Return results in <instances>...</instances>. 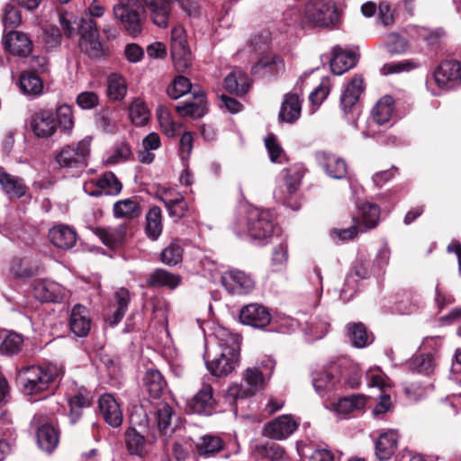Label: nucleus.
Instances as JSON below:
<instances>
[{"mask_svg":"<svg viewBox=\"0 0 461 461\" xmlns=\"http://www.w3.org/2000/svg\"><path fill=\"white\" fill-rule=\"evenodd\" d=\"M231 228L238 236L249 235L253 240H265L274 232L273 215L269 210L249 207L245 216H238Z\"/></svg>","mask_w":461,"mask_h":461,"instance_id":"1","label":"nucleus"},{"mask_svg":"<svg viewBox=\"0 0 461 461\" xmlns=\"http://www.w3.org/2000/svg\"><path fill=\"white\" fill-rule=\"evenodd\" d=\"M275 366V360L267 358L266 361L262 362V369L259 367L246 368L242 373L241 383L230 386L228 395L233 400L246 399L254 396L258 392L266 388Z\"/></svg>","mask_w":461,"mask_h":461,"instance_id":"2","label":"nucleus"},{"mask_svg":"<svg viewBox=\"0 0 461 461\" xmlns=\"http://www.w3.org/2000/svg\"><path fill=\"white\" fill-rule=\"evenodd\" d=\"M63 375V370L54 366H31L18 371L17 378L27 395H37L46 392L55 380Z\"/></svg>","mask_w":461,"mask_h":461,"instance_id":"3","label":"nucleus"},{"mask_svg":"<svg viewBox=\"0 0 461 461\" xmlns=\"http://www.w3.org/2000/svg\"><path fill=\"white\" fill-rule=\"evenodd\" d=\"M220 353L206 361L208 371L216 377H225L231 374L240 361V345L238 339L229 334L226 339L219 342Z\"/></svg>","mask_w":461,"mask_h":461,"instance_id":"4","label":"nucleus"},{"mask_svg":"<svg viewBox=\"0 0 461 461\" xmlns=\"http://www.w3.org/2000/svg\"><path fill=\"white\" fill-rule=\"evenodd\" d=\"M305 174V168L301 164H294L282 171L283 183L274 190V197L293 210L300 208L298 191Z\"/></svg>","mask_w":461,"mask_h":461,"instance_id":"5","label":"nucleus"},{"mask_svg":"<svg viewBox=\"0 0 461 461\" xmlns=\"http://www.w3.org/2000/svg\"><path fill=\"white\" fill-rule=\"evenodd\" d=\"M79 35L78 47L87 57L98 59L108 55V49L100 41L97 24L93 19H80Z\"/></svg>","mask_w":461,"mask_h":461,"instance_id":"6","label":"nucleus"},{"mask_svg":"<svg viewBox=\"0 0 461 461\" xmlns=\"http://www.w3.org/2000/svg\"><path fill=\"white\" fill-rule=\"evenodd\" d=\"M304 18L314 26L329 27L339 18L338 9L332 0H309L303 11Z\"/></svg>","mask_w":461,"mask_h":461,"instance_id":"7","label":"nucleus"},{"mask_svg":"<svg viewBox=\"0 0 461 461\" xmlns=\"http://www.w3.org/2000/svg\"><path fill=\"white\" fill-rule=\"evenodd\" d=\"M170 50L174 66L178 72H185L192 65V53L187 42L186 32L181 25L171 31Z\"/></svg>","mask_w":461,"mask_h":461,"instance_id":"8","label":"nucleus"},{"mask_svg":"<svg viewBox=\"0 0 461 461\" xmlns=\"http://www.w3.org/2000/svg\"><path fill=\"white\" fill-rule=\"evenodd\" d=\"M91 138L86 137L77 144L64 146L56 155V161L61 167H79L86 164L90 154Z\"/></svg>","mask_w":461,"mask_h":461,"instance_id":"9","label":"nucleus"},{"mask_svg":"<svg viewBox=\"0 0 461 461\" xmlns=\"http://www.w3.org/2000/svg\"><path fill=\"white\" fill-rule=\"evenodd\" d=\"M49 418L41 413H36L31 423L36 429L37 444L39 447L47 452H53L59 442V430L48 421Z\"/></svg>","mask_w":461,"mask_h":461,"instance_id":"10","label":"nucleus"},{"mask_svg":"<svg viewBox=\"0 0 461 461\" xmlns=\"http://www.w3.org/2000/svg\"><path fill=\"white\" fill-rule=\"evenodd\" d=\"M125 447L131 456L145 457L157 442V437L152 432L141 433L135 427H129L124 432Z\"/></svg>","mask_w":461,"mask_h":461,"instance_id":"11","label":"nucleus"},{"mask_svg":"<svg viewBox=\"0 0 461 461\" xmlns=\"http://www.w3.org/2000/svg\"><path fill=\"white\" fill-rule=\"evenodd\" d=\"M141 2L148 8L151 22L160 28H167L169 24L172 2L179 3L185 12L191 14V10L186 6L189 0H141Z\"/></svg>","mask_w":461,"mask_h":461,"instance_id":"12","label":"nucleus"},{"mask_svg":"<svg viewBox=\"0 0 461 461\" xmlns=\"http://www.w3.org/2000/svg\"><path fill=\"white\" fill-rule=\"evenodd\" d=\"M436 84L441 89H451L461 84V64L456 60H446L434 71Z\"/></svg>","mask_w":461,"mask_h":461,"instance_id":"13","label":"nucleus"},{"mask_svg":"<svg viewBox=\"0 0 461 461\" xmlns=\"http://www.w3.org/2000/svg\"><path fill=\"white\" fill-rule=\"evenodd\" d=\"M69 405L68 418L72 424H76L83 415V410L91 406L93 394L85 386L75 385L68 393Z\"/></svg>","mask_w":461,"mask_h":461,"instance_id":"14","label":"nucleus"},{"mask_svg":"<svg viewBox=\"0 0 461 461\" xmlns=\"http://www.w3.org/2000/svg\"><path fill=\"white\" fill-rule=\"evenodd\" d=\"M298 428V422L292 415L276 417L265 424L263 435L275 440H283L290 437Z\"/></svg>","mask_w":461,"mask_h":461,"instance_id":"15","label":"nucleus"},{"mask_svg":"<svg viewBox=\"0 0 461 461\" xmlns=\"http://www.w3.org/2000/svg\"><path fill=\"white\" fill-rule=\"evenodd\" d=\"M113 13L114 18L129 35L137 37L141 33L145 17L140 14L137 7L113 8Z\"/></svg>","mask_w":461,"mask_h":461,"instance_id":"16","label":"nucleus"},{"mask_svg":"<svg viewBox=\"0 0 461 461\" xmlns=\"http://www.w3.org/2000/svg\"><path fill=\"white\" fill-rule=\"evenodd\" d=\"M5 51L21 58L28 57L33 49V43L29 36L20 31L8 32L4 39Z\"/></svg>","mask_w":461,"mask_h":461,"instance_id":"17","label":"nucleus"},{"mask_svg":"<svg viewBox=\"0 0 461 461\" xmlns=\"http://www.w3.org/2000/svg\"><path fill=\"white\" fill-rule=\"evenodd\" d=\"M221 285L230 294H242L249 293L254 286L249 276L240 270H230L222 274Z\"/></svg>","mask_w":461,"mask_h":461,"instance_id":"18","label":"nucleus"},{"mask_svg":"<svg viewBox=\"0 0 461 461\" xmlns=\"http://www.w3.org/2000/svg\"><path fill=\"white\" fill-rule=\"evenodd\" d=\"M340 379V368L337 364L332 363L313 377L312 384L315 391L320 395H324L327 392L335 389Z\"/></svg>","mask_w":461,"mask_h":461,"instance_id":"19","label":"nucleus"},{"mask_svg":"<svg viewBox=\"0 0 461 461\" xmlns=\"http://www.w3.org/2000/svg\"><path fill=\"white\" fill-rule=\"evenodd\" d=\"M99 411L107 424L118 428L122 423V411L115 398L109 393L100 396L98 400Z\"/></svg>","mask_w":461,"mask_h":461,"instance_id":"20","label":"nucleus"},{"mask_svg":"<svg viewBox=\"0 0 461 461\" xmlns=\"http://www.w3.org/2000/svg\"><path fill=\"white\" fill-rule=\"evenodd\" d=\"M240 319L244 324L263 329L270 323L271 315L264 306L253 303L241 309Z\"/></svg>","mask_w":461,"mask_h":461,"instance_id":"21","label":"nucleus"},{"mask_svg":"<svg viewBox=\"0 0 461 461\" xmlns=\"http://www.w3.org/2000/svg\"><path fill=\"white\" fill-rule=\"evenodd\" d=\"M399 433L396 429H388L379 435L375 442V454L380 461L389 460L398 447Z\"/></svg>","mask_w":461,"mask_h":461,"instance_id":"22","label":"nucleus"},{"mask_svg":"<svg viewBox=\"0 0 461 461\" xmlns=\"http://www.w3.org/2000/svg\"><path fill=\"white\" fill-rule=\"evenodd\" d=\"M33 133L39 138H49L57 131V123L53 113L50 110H41L35 113L31 121Z\"/></svg>","mask_w":461,"mask_h":461,"instance_id":"23","label":"nucleus"},{"mask_svg":"<svg viewBox=\"0 0 461 461\" xmlns=\"http://www.w3.org/2000/svg\"><path fill=\"white\" fill-rule=\"evenodd\" d=\"M0 185L10 200L20 199L28 191V187L22 177L9 174L2 167H0Z\"/></svg>","mask_w":461,"mask_h":461,"instance_id":"24","label":"nucleus"},{"mask_svg":"<svg viewBox=\"0 0 461 461\" xmlns=\"http://www.w3.org/2000/svg\"><path fill=\"white\" fill-rule=\"evenodd\" d=\"M91 317L89 311L82 304H76L70 313L69 328L77 337H86L91 329Z\"/></svg>","mask_w":461,"mask_h":461,"instance_id":"25","label":"nucleus"},{"mask_svg":"<svg viewBox=\"0 0 461 461\" xmlns=\"http://www.w3.org/2000/svg\"><path fill=\"white\" fill-rule=\"evenodd\" d=\"M316 158L319 164L330 177L341 179L347 175L348 167L341 158L326 151L318 152Z\"/></svg>","mask_w":461,"mask_h":461,"instance_id":"26","label":"nucleus"},{"mask_svg":"<svg viewBox=\"0 0 461 461\" xmlns=\"http://www.w3.org/2000/svg\"><path fill=\"white\" fill-rule=\"evenodd\" d=\"M215 405L211 384L203 383L200 391L189 402L190 409L199 414H209Z\"/></svg>","mask_w":461,"mask_h":461,"instance_id":"27","label":"nucleus"},{"mask_svg":"<svg viewBox=\"0 0 461 461\" xmlns=\"http://www.w3.org/2000/svg\"><path fill=\"white\" fill-rule=\"evenodd\" d=\"M49 240L58 249H69L77 242V232L69 226L56 225L49 230Z\"/></svg>","mask_w":461,"mask_h":461,"instance_id":"28","label":"nucleus"},{"mask_svg":"<svg viewBox=\"0 0 461 461\" xmlns=\"http://www.w3.org/2000/svg\"><path fill=\"white\" fill-rule=\"evenodd\" d=\"M357 59L354 52L335 46L332 50V58L330 61V69L335 75H342L356 65Z\"/></svg>","mask_w":461,"mask_h":461,"instance_id":"29","label":"nucleus"},{"mask_svg":"<svg viewBox=\"0 0 461 461\" xmlns=\"http://www.w3.org/2000/svg\"><path fill=\"white\" fill-rule=\"evenodd\" d=\"M100 240L108 248H116L121 245L126 236L127 226L121 224L117 227H96L91 229Z\"/></svg>","mask_w":461,"mask_h":461,"instance_id":"30","label":"nucleus"},{"mask_svg":"<svg viewBox=\"0 0 461 461\" xmlns=\"http://www.w3.org/2000/svg\"><path fill=\"white\" fill-rule=\"evenodd\" d=\"M302 111V101L300 96L295 93H287L282 102L279 119L287 123L296 122Z\"/></svg>","mask_w":461,"mask_h":461,"instance_id":"31","label":"nucleus"},{"mask_svg":"<svg viewBox=\"0 0 461 461\" xmlns=\"http://www.w3.org/2000/svg\"><path fill=\"white\" fill-rule=\"evenodd\" d=\"M363 91V77L359 75H357L346 86L340 97V105L345 113L350 111L351 108L357 103Z\"/></svg>","mask_w":461,"mask_h":461,"instance_id":"32","label":"nucleus"},{"mask_svg":"<svg viewBox=\"0 0 461 461\" xmlns=\"http://www.w3.org/2000/svg\"><path fill=\"white\" fill-rule=\"evenodd\" d=\"M368 397L362 393L341 397L333 404V411L341 416L365 409Z\"/></svg>","mask_w":461,"mask_h":461,"instance_id":"33","label":"nucleus"},{"mask_svg":"<svg viewBox=\"0 0 461 461\" xmlns=\"http://www.w3.org/2000/svg\"><path fill=\"white\" fill-rule=\"evenodd\" d=\"M193 95L195 102L185 103L183 105H177L176 111L182 116H190L193 118L203 117L206 112V95L202 89L194 90Z\"/></svg>","mask_w":461,"mask_h":461,"instance_id":"34","label":"nucleus"},{"mask_svg":"<svg viewBox=\"0 0 461 461\" xmlns=\"http://www.w3.org/2000/svg\"><path fill=\"white\" fill-rule=\"evenodd\" d=\"M359 211L360 218L356 223L359 226L360 232H366L377 226L380 218V209L378 205L366 203L359 207Z\"/></svg>","mask_w":461,"mask_h":461,"instance_id":"35","label":"nucleus"},{"mask_svg":"<svg viewBox=\"0 0 461 461\" xmlns=\"http://www.w3.org/2000/svg\"><path fill=\"white\" fill-rule=\"evenodd\" d=\"M143 385L150 397L158 399L166 390L167 382L158 370L151 368L144 375Z\"/></svg>","mask_w":461,"mask_h":461,"instance_id":"36","label":"nucleus"},{"mask_svg":"<svg viewBox=\"0 0 461 461\" xmlns=\"http://www.w3.org/2000/svg\"><path fill=\"white\" fill-rule=\"evenodd\" d=\"M181 280L182 278L179 275L170 273L162 268H158L149 275L147 284L151 287L175 289L180 285Z\"/></svg>","mask_w":461,"mask_h":461,"instance_id":"37","label":"nucleus"},{"mask_svg":"<svg viewBox=\"0 0 461 461\" xmlns=\"http://www.w3.org/2000/svg\"><path fill=\"white\" fill-rule=\"evenodd\" d=\"M23 347V337L14 331H0V353L14 356L20 353Z\"/></svg>","mask_w":461,"mask_h":461,"instance_id":"38","label":"nucleus"},{"mask_svg":"<svg viewBox=\"0 0 461 461\" xmlns=\"http://www.w3.org/2000/svg\"><path fill=\"white\" fill-rule=\"evenodd\" d=\"M394 111V101L392 96L384 95L381 97L372 109L371 116L373 121L383 125L390 121Z\"/></svg>","mask_w":461,"mask_h":461,"instance_id":"39","label":"nucleus"},{"mask_svg":"<svg viewBox=\"0 0 461 461\" xmlns=\"http://www.w3.org/2000/svg\"><path fill=\"white\" fill-rule=\"evenodd\" d=\"M347 332L352 345L358 348L366 347L373 340L372 334L367 332L366 325L362 322L348 323Z\"/></svg>","mask_w":461,"mask_h":461,"instance_id":"40","label":"nucleus"},{"mask_svg":"<svg viewBox=\"0 0 461 461\" xmlns=\"http://www.w3.org/2000/svg\"><path fill=\"white\" fill-rule=\"evenodd\" d=\"M249 86L248 76L241 70H234L224 78V87L230 93L244 95Z\"/></svg>","mask_w":461,"mask_h":461,"instance_id":"41","label":"nucleus"},{"mask_svg":"<svg viewBox=\"0 0 461 461\" xmlns=\"http://www.w3.org/2000/svg\"><path fill=\"white\" fill-rule=\"evenodd\" d=\"M253 453L267 461H289L285 456V449L275 443L258 444L255 446Z\"/></svg>","mask_w":461,"mask_h":461,"instance_id":"42","label":"nucleus"},{"mask_svg":"<svg viewBox=\"0 0 461 461\" xmlns=\"http://www.w3.org/2000/svg\"><path fill=\"white\" fill-rule=\"evenodd\" d=\"M163 230L162 212L158 206L151 207L146 214V233L152 240H157Z\"/></svg>","mask_w":461,"mask_h":461,"instance_id":"43","label":"nucleus"},{"mask_svg":"<svg viewBox=\"0 0 461 461\" xmlns=\"http://www.w3.org/2000/svg\"><path fill=\"white\" fill-rule=\"evenodd\" d=\"M224 448L223 440L213 435H205L196 444V449L200 456L209 457L215 456Z\"/></svg>","mask_w":461,"mask_h":461,"instance_id":"44","label":"nucleus"},{"mask_svg":"<svg viewBox=\"0 0 461 461\" xmlns=\"http://www.w3.org/2000/svg\"><path fill=\"white\" fill-rule=\"evenodd\" d=\"M114 296H115L117 308L114 311V312L113 313V315L109 316L107 318V321L113 326L116 325L122 320V318L124 317L125 312L128 309V305L131 302L130 292L128 289H126L124 287L119 288L115 292Z\"/></svg>","mask_w":461,"mask_h":461,"instance_id":"45","label":"nucleus"},{"mask_svg":"<svg viewBox=\"0 0 461 461\" xmlns=\"http://www.w3.org/2000/svg\"><path fill=\"white\" fill-rule=\"evenodd\" d=\"M113 213L117 218L132 219L139 217L141 213V210L137 200L128 198L120 200L114 203Z\"/></svg>","mask_w":461,"mask_h":461,"instance_id":"46","label":"nucleus"},{"mask_svg":"<svg viewBox=\"0 0 461 461\" xmlns=\"http://www.w3.org/2000/svg\"><path fill=\"white\" fill-rule=\"evenodd\" d=\"M56 123L60 131L70 135L75 126V118L72 108L69 105L62 104L56 110Z\"/></svg>","mask_w":461,"mask_h":461,"instance_id":"47","label":"nucleus"},{"mask_svg":"<svg viewBox=\"0 0 461 461\" xmlns=\"http://www.w3.org/2000/svg\"><path fill=\"white\" fill-rule=\"evenodd\" d=\"M127 93L125 79L119 74L113 73L107 79V95L111 100L120 101Z\"/></svg>","mask_w":461,"mask_h":461,"instance_id":"48","label":"nucleus"},{"mask_svg":"<svg viewBox=\"0 0 461 461\" xmlns=\"http://www.w3.org/2000/svg\"><path fill=\"white\" fill-rule=\"evenodd\" d=\"M129 113L131 122L136 126L145 125L150 117V112L147 104L140 98L132 101Z\"/></svg>","mask_w":461,"mask_h":461,"instance_id":"49","label":"nucleus"},{"mask_svg":"<svg viewBox=\"0 0 461 461\" xmlns=\"http://www.w3.org/2000/svg\"><path fill=\"white\" fill-rule=\"evenodd\" d=\"M41 79L32 72H23L20 77V89L28 95H37L42 91Z\"/></svg>","mask_w":461,"mask_h":461,"instance_id":"50","label":"nucleus"},{"mask_svg":"<svg viewBox=\"0 0 461 461\" xmlns=\"http://www.w3.org/2000/svg\"><path fill=\"white\" fill-rule=\"evenodd\" d=\"M96 186L105 194H118L122 188V183L112 172L102 175L96 181Z\"/></svg>","mask_w":461,"mask_h":461,"instance_id":"51","label":"nucleus"},{"mask_svg":"<svg viewBox=\"0 0 461 461\" xmlns=\"http://www.w3.org/2000/svg\"><path fill=\"white\" fill-rule=\"evenodd\" d=\"M183 252L178 241H173L161 251L160 260L167 266H176L182 261Z\"/></svg>","mask_w":461,"mask_h":461,"instance_id":"52","label":"nucleus"},{"mask_svg":"<svg viewBox=\"0 0 461 461\" xmlns=\"http://www.w3.org/2000/svg\"><path fill=\"white\" fill-rule=\"evenodd\" d=\"M59 22L64 34L68 38H73L79 34L80 22L77 23L76 17L68 12H59Z\"/></svg>","mask_w":461,"mask_h":461,"instance_id":"53","label":"nucleus"},{"mask_svg":"<svg viewBox=\"0 0 461 461\" xmlns=\"http://www.w3.org/2000/svg\"><path fill=\"white\" fill-rule=\"evenodd\" d=\"M409 366L412 371L429 375L434 369V359L430 354H420L413 357Z\"/></svg>","mask_w":461,"mask_h":461,"instance_id":"54","label":"nucleus"},{"mask_svg":"<svg viewBox=\"0 0 461 461\" xmlns=\"http://www.w3.org/2000/svg\"><path fill=\"white\" fill-rule=\"evenodd\" d=\"M132 157L131 146L126 142L117 144L111 155L105 159L104 164L107 166L116 165L129 160Z\"/></svg>","mask_w":461,"mask_h":461,"instance_id":"55","label":"nucleus"},{"mask_svg":"<svg viewBox=\"0 0 461 461\" xmlns=\"http://www.w3.org/2000/svg\"><path fill=\"white\" fill-rule=\"evenodd\" d=\"M162 132L169 138L176 136L177 124L173 121L171 113L163 107H159L157 112Z\"/></svg>","mask_w":461,"mask_h":461,"instance_id":"56","label":"nucleus"},{"mask_svg":"<svg viewBox=\"0 0 461 461\" xmlns=\"http://www.w3.org/2000/svg\"><path fill=\"white\" fill-rule=\"evenodd\" d=\"M192 85L189 79L183 76H178L167 86V93L172 99H177L185 94L191 91Z\"/></svg>","mask_w":461,"mask_h":461,"instance_id":"57","label":"nucleus"},{"mask_svg":"<svg viewBox=\"0 0 461 461\" xmlns=\"http://www.w3.org/2000/svg\"><path fill=\"white\" fill-rule=\"evenodd\" d=\"M10 272L16 278L26 279L36 274V268L29 266L24 259L14 258L11 262Z\"/></svg>","mask_w":461,"mask_h":461,"instance_id":"58","label":"nucleus"},{"mask_svg":"<svg viewBox=\"0 0 461 461\" xmlns=\"http://www.w3.org/2000/svg\"><path fill=\"white\" fill-rule=\"evenodd\" d=\"M265 145L272 162L282 163L284 160H286V155L275 135L269 134L265 139Z\"/></svg>","mask_w":461,"mask_h":461,"instance_id":"59","label":"nucleus"},{"mask_svg":"<svg viewBox=\"0 0 461 461\" xmlns=\"http://www.w3.org/2000/svg\"><path fill=\"white\" fill-rule=\"evenodd\" d=\"M167 209L170 217H176L178 219L185 216L188 210V205L182 194H175L174 200L167 199Z\"/></svg>","mask_w":461,"mask_h":461,"instance_id":"60","label":"nucleus"},{"mask_svg":"<svg viewBox=\"0 0 461 461\" xmlns=\"http://www.w3.org/2000/svg\"><path fill=\"white\" fill-rule=\"evenodd\" d=\"M54 284L38 283L34 286V296L42 302H57L59 300L54 292Z\"/></svg>","mask_w":461,"mask_h":461,"instance_id":"61","label":"nucleus"},{"mask_svg":"<svg viewBox=\"0 0 461 461\" xmlns=\"http://www.w3.org/2000/svg\"><path fill=\"white\" fill-rule=\"evenodd\" d=\"M330 91V81L328 77H324L320 85L310 94L309 99L313 105L319 106L327 98Z\"/></svg>","mask_w":461,"mask_h":461,"instance_id":"62","label":"nucleus"},{"mask_svg":"<svg viewBox=\"0 0 461 461\" xmlns=\"http://www.w3.org/2000/svg\"><path fill=\"white\" fill-rule=\"evenodd\" d=\"M366 380L368 386L384 389L390 386L389 378L378 367L370 368L366 372Z\"/></svg>","mask_w":461,"mask_h":461,"instance_id":"63","label":"nucleus"},{"mask_svg":"<svg viewBox=\"0 0 461 461\" xmlns=\"http://www.w3.org/2000/svg\"><path fill=\"white\" fill-rule=\"evenodd\" d=\"M386 47L393 54L404 53L409 48L406 39L397 33H390L387 36Z\"/></svg>","mask_w":461,"mask_h":461,"instance_id":"64","label":"nucleus"}]
</instances>
